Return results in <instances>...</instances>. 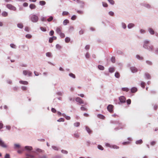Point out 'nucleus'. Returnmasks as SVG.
<instances>
[{
	"label": "nucleus",
	"instance_id": "obj_26",
	"mask_svg": "<svg viewBox=\"0 0 158 158\" xmlns=\"http://www.w3.org/2000/svg\"><path fill=\"white\" fill-rule=\"evenodd\" d=\"M69 76L73 79H75L76 78L75 75L72 73H69Z\"/></svg>",
	"mask_w": 158,
	"mask_h": 158
},
{
	"label": "nucleus",
	"instance_id": "obj_56",
	"mask_svg": "<svg viewBox=\"0 0 158 158\" xmlns=\"http://www.w3.org/2000/svg\"><path fill=\"white\" fill-rule=\"evenodd\" d=\"M77 18V16L75 15H73L71 17V19L73 20H75Z\"/></svg>",
	"mask_w": 158,
	"mask_h": 158
},
{
	"label": "nucleus",
	"instance_id": "obj_7",
	"mask_svg": "<svg viewBox=\"0 0 158 158\" xmlns=\"http://www.w3.org/2000/svg\"><path fill=\"white\" fill-rule=\"evenodd\" d=\"M114 106L111 104L109 105L107 107V110L110 113H112L113 111Z\"/></svg>",
	"mask_w": 158,
	"mask_h": 158
},
{
	"label": "nucleus",
	"instance_id": "obj_62",
	"mask_svg": "<svg viewBox=\"0 0 158 158\" xmlns=\"http://www.w3.org/2000/svg\"><path fill=\"white\" fill-rule=\"evenodd\" d=\"M126 102L127 105H130L131 102V100L130 99H129L126 101Z\"/></svg>",
	"mask_w": 158,
	"mask_h": 158
},
{
	"label": "nucleus",
	"instance_id": "obj_43",
	"mask_svg": "<svg viewBox=\"0 0 158 158\" xmlns=\"http://www.w3.org/2000/svg\"><path fill=\"white\" fill-rule=\"evenodd\" d=\"M2 15L4 17H6L8 15V13L6 11H4L2 12Z\"/></svg>",
	"mask_w": 158,
	"mask_h": 158
},
{
	"label": "nucleus",
	"instance_id": "obj_46",
	"mask_svg": "<svg viewBox=\"0 0 158 158\" xmlns=\"http://www.w3.org/2000/svg\"><path fill=\"white\" fill-rule=\"evenodd\" d=\"M111 61L113 63H114L115 62V58L114 56H112L111 58Z\"/></svg>",
	"mask_w": 158,
	"mask_h": 158
},
{
	"label": "nucleus",
	"instance_id": "obj_38",
	"mask_svg": "<svg viewBox=\"0 0 158 158\" xmlns=\"http://www.w3.org/2000/svg\"><path fill=\"white\" fill-rule=\"evenodd\" d=\"M114 76L115 77H116V78H119L120 75L118 72H116L115 73Z\"/></svg>",
	"mask_w": 158,
	"mask_h": 158
},
{
	"label": "nucleus",
	"instance_id": "obj_40",
	"mask_svg": "<svg viewBox=\"0 0 158 158\" xmlns=\"http://www.w3.org/2000/svg\"><path fill=\"white\" fill-rule=\"evenodd\" d=\"M74 29V28L72 26H70L69 29V32L70 33L72 32L73 31Z\"/></svg>",
	"mask_w": 158,
	"mask_h": 158
},
{
	"label": "nucleus",
	"instance_id": "obj_9",
	"mask_svg": "<svg viewBox=\"0 0 158 158\" xmlns=\"http://www.w3.org/2000/svg\"><path fill=\"white\" fill-rule=\"evenodd\" d=\"M23 74L25 76L28 74L29 77H31V76L32 72L29 70H24L23 71Z\"/></svg>",
	"mask_w": 158,
	"mask_h": 158
},
{
	"label": "nucleus",
	"instance_id": "obj_50",
	"mask_svg": "<svg viewBox=\"0 0 158 158\" xmlns=\"http://www.w3.org/2000/svg\"><path fill=\"white\" fill-rule=\"evenodd\" d=\"M69 14V12L68 11H63L62 13V15L63 16H64L65 15H68Z\"/></svg>",
	"mask_w": 158,
	"mask_h": 158
},
{
	"label": "nucleus",
	"instance_id": "obj_20",
	"mask_svg": "<svg viewBox=\"0 0 158 158\" xmlns=\"http://www.w3.org/2000/svg\"><path fill=\"white\" fill-rule=\"evenodd\" d=\"M19 83L21 84L24 85H27L28 84V82L26 81H23L20 80L19 81Z\"/></svg>",
	"mask_w": 158,
	"mask_h": 158
},
{
	"label": "nucleus",
	"instance_id": "obj_14",
	"mask_svg": "<svg viewBox=\"0 0 158 158\" xmlns=\"http://www.w3.org/2000/svg\"><path fill=\"white\" fill-rule=\"evenodd\" d=\"M76 101L80 104H84V101L79 97H77L76 99Z\"/></svg>",
	"mask_w": 158,
	"mask_h": 158
},
{
	"label": "nucleus",
	"instance_id": "obj_33",
	"mask_svg": "<svg viewBox=\"0 0 158 158\" xmlns=\"http://www.w3.org/2000/svg\"><path fill=\"white\" fill-rule=\"evenodd\" d=\"M114 71V68L113 67H110L109 68V71L110 73H112Z\"/></svg>",
	"mask_w": 158,
	"mask_h": 158
},
{
	"label": "nucleus",
	"instance_id": "obj_35",
	"mask_svg": "<svg viewBox=\"0 0 158 158\" xmlns=\"http://www.w3.org/2000/svg\"><path fill=\"white\" fill-rule=\"evenodd\" d=\"M39 4L41 6H44L46 4V2L44 1H40L39 2Z\"/></svg>",
	"mask_w": 158,
	"mask_h": 158
},
{
	"label": "nucleus",
	"instance_id": "obj_61",
	"mask_svg": "<svg viewBox=\"0 0 158 158\" xmlns=\"http://www.w3.org/2000/svg\"><path fill=\"white\" fill-rule=\"evenodd\" d=\"M108 14L109 15L111 16H113L114 15V13L112 11H110L108 12Z\"/></svg>",
	"mask_w": 158,
	"mask_h": 158
},
{
	"label": "nucleus",
	"instance_id": "obj_36",
	"mask_svg": "<svg viewBox=\"0 0 158 158\" xmlns=\"http://www.w3.org/2000/svg\"><path fill=\"white\" fill-rule=\"evenodd\" d=\"M121 89L123 91H125L126 92H128L129 90V89L127 87H123Z\"/></svg>",
	"mask_w": 158,
	"mask_h": 158
},
{
	"label": "nucleus",
	"instance_id": "obj_6",
	"mask_svg": "<svg viewBox=\"0 0 158 158\" xmlns=\"http://www.w3.org/2000/svg\"><path fill=\"white\" fill-rule=\"evenodd\" d=\"M6 7L8 9L14 11H15L16 10V8L10 4H7L6 5Z\"/></svg>",
	"mask_w": 158,
	"mask_h": 158
},
{
	"label": "nucleus",
	"instance_id": "obj_60",
	"mask_svg": "<svg viewBox=\"0 0 158 158\" xmlns=\"http://www.w3.org/2000/svg\"><path fill=\"white\" fill-rule=\"evenodd\" d=\"M156 141H153L151 142L150 143V144L151 146H153L156 144Z\"/></svg>",
	"mask_w": 158,
	"mask_h": 158
},
{
	"label": "nucleus",
	"instance_id": "obj_1",
	"mask_svg": "<svg viewBox=\"0 0 158 158\" xmlns=\"http://www.w3.org/2000/svg\"><path fill=\"white\" fill-rule=\"evenodd\" d=\"M150 42V40H149L146 39L143 40V47L150 52H152L154 50V47L152 45H148Z\"/></svg>",
	"mask_w": 158,
	"mask_h": 158
},
{
	"label": "nucleus",
	"instance_id": "obj_5",
	"mask_svg": "<svg viewBox=\"0 0 158 158\" xmlns=\"http://www.w3.org/2000/svg\"><path fill=\"white\" fill-rule=\"evenodd\" d=\"M105 145L107 147H109L113 149H118L119 148V147L115 145H111L110 144L107 143H105Z\"/></svg>",
	"mask_w": 158,
	"mask_h": 158
},
{
	"label": "nucleus",
	"instance_id": "obj_52",
	"mask_svg": "<svg viewBox=\"0 0 158 158\" xmlns=\"http://www.w3.org/2000/svg\"><path fill=\"white\" fill-rule=\"evenodd\" d=\"M64 119L63 118H61L57 120V121L58 122H64Z\"/></svg>",
	"mask_w": 158,
	"mask_h": 158
},
{
	"label": "nucleus",
	"instance_id": "obj_18",
	"mask_svg": "<svg viewBox=\"0 0 158 158\" xmlns=\"http://www.w3.org/2000/svg\"><path fill=\"white\" fill-rule=\"evenodd\" d=\"M21 148V146L19 144L15 143L14 145V149H20Z\"/></svg>",
	"mask_w": 158,
	"mask_h": 158
},
{
	"label": "nucleus",
	"instance_id": "obj_47",
	"mask_svg": "<svg viewBox=\"0 0 158 158\" xmlns=\"http://www.w3.org/2000/svg\"><path fill=\"white\" fill-rule=\"evenodd\" d=\"M61 152L62 153L64 154H67L68 153V152L62 149L61 150Z\"/></svg>",
	"mask_w": 158,
	"mask_h": 158
},
{
	"label": "nucleus",
	"instance_id": "obj_53",
	"mask_svg": "<svg viewBox=\"0 0 158 158\" xmlns=\"http://www.w3.org/2000/svg\"><path fill=\"white\" fill-rule=\"evenodd\" d=\"M146 63L149 65H152V61L149 60H146Z\"/></svg>",
	"mask_w": 158,
	"mask_h": 158
},
{
	"label": "nucleus",
	"instance_id": "obj_49",
	"mask_svg": "<svg viewBox=\"0 0 158 158\" xmlns=\"http://www.w3.org/2000/svg\"><path fill=\"white\" fill-rule=\"evenodd\" d=\"M98 148L101 150H103L104 149L100 145H98Z\"/></svg>",
	"mask_w": 158,
	"mask_h": 158
},
{
	"label": "nucleus",
	"instance_id": "obj_10",
	"mask_svg": "<svg viewBox=\"0 0 158 158\" xmlns=\"http://www.w3.org/2000/svg\"><path fill=\"white\" fill-rule=\"evenodd\" d=\"M118 127L120 129H123L126 126V125L125 123H121L119 121H118Z\"/></svg>",
	"mask_w": 158,
	"mask_h": 158
},
{
	"label": "nucleus",
	"instance_id": "obj_58",
	"mask_svg": "<svg viewBox=\"0 0 158 158\" xmlns=\"http://www.w3.org/2000/svg\"><path fill=\"white\" fill-rule=\"evenodd\" d=\"M40 29L41 30V31H43L45 32L46 31V29L45 27H40Z\"/></svg>",
	"mask_w": 158,
	"mask_h": 158
},
{
	"label": "nucleus",
	"instance_id": "obj_45",
	"mask_svg": "<svg viewBox=\"0 0 158 158\" xmlns=\"http://www.w3.org/2000/svg\"><path fill=\"white\" fill-rule=\"evenodd\" d=\"M73 135L75 138H78L79 137V135L78 133L77 132H75L73 134Z\"/></svg>",
	"mask_w": 158,
	"mask_h": 158
},
{
	"label": "nucleus",
	"instance_id": "obj_17",
	"mask_svg": "<svg viewBox=\"0 0 158 158\" xmlns=\"http://www.w3.org/2000/svg\"><path fill=\"white\" fill-rule=\"evenodd\" d=\"M135 26V24L132 23H129L127 25V27L129 29H131Z\"/></svg>",
	"mask_w": 158,
	"mask_h": 158
},
{
	"label": "nucleus",
	"instance_id": "obj_39",
	"mask_svg": "<svg viewBox=\"0 0 158 158\" xmlns=\"http://www.w3.org/2000/svg\"><path fill=\"white\" fill-rule=\"evenodd\" d=\"M52 148L54 150L57 151L59 150V148L57 146H52Z\"/></svg>",
	"mask_w": 158,
	"mask_h": 158
},
{
	"label": "nucleus",
	"instance_id": "obj_51",
	"mask_svg": "<svg viewBox=\"0 0 158 158\" xmlns=\"http://www.w3.org/2000/svg\"><path fill=\"white\" fill-rule=\"evenodd\" d=\"M76 2L78 3L84 4V1L80 0H76Z\"/></svg>",
	"mask_w": 158,
	"mask_h": 158
},
{
	"label": "nucleus",
	"instance_id": "obj_30",
	"mask_svg": "<svg viewBox=\"0 0 158 158\" xmlns=\"http://www.w3.org/2000/svg\"><path fill=\"white\" fill-rule=\"evenodd\" d=\"M26 156L28 157H29L31 158H34L35 156L33 155H31L29 153H26Z\"/></svg>",
	"mask_w": 158,
	"mask_h": 158
},
{
	"label": "nucleus",
	"instance_id": "obj_24",
	"mask_svg": "<svg viewBox=\"0 0 158 158\" xmlns=\"http://www.w3.org/2000/svg\"><path fill=\"white\" fill-rule=\"evenodd\" d=\"M135 57L138 60H142L143 59V57L139 55L138 54L136 55Z\"/></svg>",
	"mask_w": 158,
	"mask_h": 158
},
{
	"label": "nucleus",
	"instance_id": "obj_11",
	"mask_svg": "<svg viewBox=\"0 0 158 158\" xmlns=\"http://www.w3.org/2000/svg\"><path fill=\"white\" fill-rule=\"evenodd\" d=\"M130 69L132 73H136L138 72V69L135 67L132 66L130 67Z\"/></svg>",
	"mask_w": 158,
	"mask_h": 158
},
{
	"label": "nucleus",
	"instance_id": "obj_25",
	"mask_svg": "<svg viewBox=\"0 0 158 158\" xmlns=\"http://www.w3.org/2000/svg\"><path fill=\"white\" fill-rule=\"evenodd\" d=\"M36 7V6L33 4H30L29 5V8L31 9H35Z\"/></svg>",
	"mask_w": 158,
	"mask_h": 158
},
{
	"label": "nucleus",
	"instance_id": "obj_44",
	"mask_svg": "<svg viewBox=\"0 0 158 158\" xmlns=\"http://www.w3.org/2000/svg\"><path fill=\"white\" fill-rule=\"evenodd\" d=\"M139 32L141 34H144L146 32V31L143 29H140L139 30Z\"/></svg>",
	"mask_w": 158,
	"mask_h": 158
},
{
	"label": "nucleus",
	"instance_id": "obj_41",
	"mask_svg": "<svg viewBox=\"0 0 158 158\" xmlns=\"http://www.w3.org/2000/svg\"><path fill=\"white\" fill-rule=\"evenodd\" d=\"M49 18L47 19V20L48 22H50L53 19V17L52 16H49Z\"/></svg>",
	"mask_w": 158,
	"mask_h": 158
},
{
	"label": "nucleus",
	"instance_id": "obj_8",
	"mask_svg": "<svg viewBox=\"0 0 158 158\" xmlns=\"http://www.w3.org/2000/svg\"><path fill=\"white\" fill-rule=\"evenodd\" d=\"M0 146L3 148H6L7 147V146L1 138H0Z\"/></svg>",
	"mask_w": 158,
	"mask_h": 158
},
{
	"label": "nucleus",
	"instance_id": "obj_54",
	"mask_svg": "<svg viewBox=\"0 0 158 158\" xmlns=\"http://www.w3.org/2000/svg\"><path fill=\"white\" fill-rule=\"evenodd\" d=\"M112 5L114 4V1L113 0H107Z\"/></svg>",
	"mask_w": 158,
	"mask_h": 158
},
{
	"label": "nucleus",
	"instance_id": "obj_64",
	"mask_svg": "<svg viewBox=\"0 0 158 158\" xmlns=\"http://www.w3.org/2000/svg\"><path fill=\"white\" fill-rule=\"evenodd\" d=\"M61 157L59 155H56L53 156L52 158H61Z\"/></svg>",
	"mask_w": 158,
	"mask_h": 158
},
{
	"label": "nucleus",
	"instance_id": "obj_15",
	"mask_svg": "<svg viewBox=\"0 0 158 158\" xmlns=\"http://www.w3.org/2000/svg\"><path fill=\"white\" fill-rule=\"evenodd\" d=\"M138 90L137 88L136 87H133L131 89V92L134 93L136 92Z\"/></svg>",
	"mask_w": 158,
	"mask_h": 158
},
{
	"label": "nucleus",
	"instance_id": "obj_22",
	"mask_svg": "<svg viewBox=\"0 0 158 158\" xmlns=\"http://www.w3.org/2000/svg\"><path fill=\"white\" fill-rule=\"evenodd\" d=\"M97 117L100 119H104L105 118V117L102 114H98L97 115Z\"/></svg>",
	"mask_w": 158,
	"mask_h": 158
},
{
	"label": "nucleus",
	"instance_id": "obj_16",
	"mask_svg": "<svg viewBox=\"0 0 158 158\" xmlns=\"http://www.w3.org/2000/svg\"><path fill=\"white\" fill-rule=\"evenodd\" d=\"M144 77L145 79H150L151 78V76L149 73H145L144 74Z\"/></svg>",
	"mask_w": 158,
	"mask_h": 158
},
{
	"label": "nucleus",
	"instance_id": "obj_32",
	"mask_svg": "<svg viewBox=\"0 0 158 158\" xmlns=\"http://www.w3.org/2000/svg\"><path fill=\"white\" fill-rule=\"evenodd\" d=\"M98 68L99 70H103L104 69V67L103 66L101 65H98Z\"/></svg>",
	"mask_w": 158,
	"mask_h": 158
},
{
	"label": "nucleus",
	"instance_id": "obj_63",
	"mask_svg": "<svg viewBox=\"0 0 158 158\" xmlns=\"http://www.w3.org/2000/svg\"><path fill=\"white\" fill-rule=\"evenodd\" d=\"M56 48L58 49H60L61 48V46L59 44H57L56 46Z\"/></svg>",
	"mask_w": 158,
	"mask_h": 158
},
{
	"label": "nucleus",
	"instance_id": "obj_12",
	"mask_svg": "<svg viewBox=\"0 0 158 158\" xmlns=\"http://www.w3.org/2000/svg\"><path fill=\"white\" fill-rule=\"evenodd\" d=\"M119 99L120 102L122 103H124L126 102V99L125 97L123 96H122L119 98Z\"/></svg>",
	"mask_w": 158,
	"mask_h": 158
},
{
	"label": "nucleus",
	"instance_id": "obj_4",
	"mask_svg": "<svg viewBox=\"0 0 158 158\" xmlns=\"http://www.w3.org/2000/svg\"><path fill=\"white\" fill-rule=\"evenodd\" d=\"M33 149V148L31 146H26L24 147V149L23 150V151H24L25 150L27 151L29 153L31 152H32V150Z\"/></svg>",
	"mask_w": 158,
	"mask_h": 158
},
{
	"label": "nucleus",
	"instance_id": "obj_29",
	"mask_svg": "<svg viewBox=\"0 0 158 158\" xmlns=\"http://www.w3.org/2000/svg\"><path fill=\"white\" fill-rule=\"evenodd\" d=\"M17 26L18 28L20 29H22L23 27V23H19L17 24Z\"/></svg>",
	"mask_w": 158,
	"mask_h": 158
},
{
	"label": "nucleus",
	"instance_id": "obj_48",
	"mask_svg": "<svg viewBox=\"0 0 158 158\" xmlns=\"http://www.w3.org/2000/svg\"><path fill=\"white\" fill-rule=\"evenodd\" d=\"M46 55L47 56L49 57H51L52 56V53L50 52H47Z\"/></svg>",
	"mask_w": 158,
	"mask_h": 158
},
{
	"label": "nucleus",
	"instance_id": "obj_23",
	"mask_svg": "<svg viewBox=\"0 0 158 158\" xmlns=\"http://www.w3.org/2000/svg\"><path fill=\"white\" fill-rule=\"evenodd\" d=\"M122 27L124 29H125L127 28L126 24L124 22H122L121 23Z\"/></svg>",
	"mask_w": 158,
	"mask_h": 158
},
{
	"label": "nucleus",
	"instance_id": "obj_21",
	"mask_svg": "<svg viewBox=\"0 0 158 158\" xmlns=\"http://www.w3.org/2000/svg\"><path fill=\"white\" fill-rule=\"evenodd\" d=\"M143 143V141L142 139H140L139 140H136L135 142V144L137 145L141 144H142Z\"/></svg>",
	"mask_w": 158,
	"mask_h": 158
},
{
	"label": "nucleus",
	"instance_id": "obj_59",
	"mask_svg": "<svg viewBox=\"0 0 158 158\" xmlns=\"http://www.w3.org/2000/svg\"><path fill=\"white\" fill-rule=\"evenodd\" d=\"M77 12L79 14H83L84 12L83 11L81 10H77Z\"/></svg>",
	"mask_w": 158,
	"mask_h": 158
},
{
	"label": "nucleus",
	"instance_id": "obj_55",
	"mask_svg": "<svg viewBox=\"0 0 158 158\" xmlns=\"http://www.w3.org/2000/svg\"><path fill=\"white\" fill-rule=\"evenodd\" d=\"M10 46L11 48H16V45L13 44H10Z\"/></svg>",
	"mask_w": 158,
	"mask_h": 158
},
{
	"label": "nucleus",
	"instance_id": "obj_19",
	"mask_svg": "<svg viewBox=\"0 0 158 158\" xmlns=\"http://www.w3.org/2000/svg\"><path fill=\"white\" fill-rule=\"evenodd\" d=\"M85 130L89 134H90L92 132V131L87 126H85Z\"/></svg>",
	"mask_w": 158,
	"mask_h": 158
},
{
	"label": "nucleus",
	"instance_id": "obj_42",
	"mask_svg": "<svg viewBox=\"0 0 158 158\" xmlns=\"http://www.w3.org/2000/svg\"><path fill=\"white\" fill-rule=\"evenodd\" d=\"M70 40V39L69 37H66L65 39V42L66 43H68Z\"/></svg>",
	"mask_w": 158,
	"mask_h": 158
},
{
	"label": "nucleus",
	"instance_id": "obj_3",
	"mask_svg": "<svg viewBox=\"0 0 158 158\" xmlns=\"http://www.w3.org/2000/svg\"><path fill=\"white\" fill-rule=\"evenodd\" d=\"M140 5L141 6L145 7L148 9H150L152 7L151 5L145 2L141 3L140 4Z\"/></svg>",
	"mask_w": 158,
	"mask_h": 158
},
{
	"label": "nucleus",
	"instance_id": "obj_34",
	"mask_svg": "<svg viewBox=\"0 0 158 158\" xmlns=\"http://www.w3.org/2000/svg\"><path fill=\"white\" fill-rule=\"evenodd\" d=\"M73 125L75 127H79L80 125V123L78 122L75 123H73Z\"/></svg>",
	"mask_w": 158,
	"mask_h": 158
},
{
	"label": "nucleus",
	"instance_id": "obj_57",
	"mask_svg": "<svg viewBox=\"0 0 158 158\" xmlns=\"http://www.w3.org/2000/svg\"><path fill=\"white\" fill-rule=\"evenodd\" d=\"M25 37L27 39H30L32 37V35L30 34H27L26 35Z\"/></svg>",
	"mask_w": 158,
	"mask_h": 158
},
{
	"label": "nucleus",
	"instance_id": "obj_2",
	"mask_svg": "<svg viewBox=\"0 0 158 158\" xmlns=\"http://www.w3.org/2000/svg\"><path fill=\"white\" fill-rule=\"evenodd\" d=\"M29 19L33 23H36L39 20V18L38 16L35 14H32L29 16Z\"/></svg>",
	"mask_w": 158,
	"mask_h": 158
},
{
	"label": "nucleus",
	"instance_id": "obj_13",
	"mask_svg": "<svg viewBox=\"0 0 158 158\" xmlns=\"http://www.w3.org/2000/svg\"><path fill=\"white\" fill-rule=\"evenodd\" d=\"M148 30L149 33L151 35H154L155 34V31L152 28L149 27Z\"/></svg>",
	"mask_w": 158,
	"mask_h": 158
},
{
	"label": "nucleus",
	"instance_id": "obj_31",
	"mask_svg": "<svg viewBox=\"0 0 158 158\" xmlns=\"http://www.w3.org/2000/svg\"><path fill=\"white\" fill-rule=\"evenodd\" d=\"M69 23V20L67 19L64 20L63 22V24L64 26L66 25L67 23Z\"/></svg>",
	"mask_w": 158,
	"mask_h": 158
},
{
	"label": "nucleus",
	"instance_id": "obj_37",
	"mask_svg": "<svg viewBox=\"0 0 158 158\" xmlns=\"http://www.w3.org/2000/svg\"><path fill=\"white\" fill-rule=\"evenodd\" d=\"M56 32L58 34L60 33L61 32V30L60 28L59 27H57L56 29Z\"/></svg>",
	"mask_w": 158,
	"mask_h": 158
},
{
	"label": "nucleus",
	"instance_id": "obj_28",
	"mask_svg": "<svg viewBox=\"0 0 158 158\" xmlns=\"http://www.w3.org/2000/svg\"><path fill=\"white\" fill-rule=\"evenodd\" d=\"M42 150L39 148H36L35 149V151H32V152L35 153L36 152H42Z\"/></svg>",
	"mask_w": 158,
	"mask_h": 158
},
{
	"label": "nucleus",
	"instance_id": "obj_27",
	"mask_svg": "<svg viewBox=\"0 0 158 158\" xmlns=\"http://www.w3.org/2000/svg\"><path fill=\"white\" fill-rule=\"evenodd\" d=\"M118 121L111 120L110 122V123L112 124L118 125Z\"/></svg>",
	"mask_w": 158,
	"mask_h": 158
}]
</instances>
